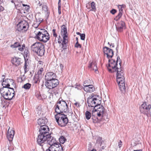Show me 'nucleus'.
Segmentation results:
<instances>
[{"label": "nucleus", "mask_w": 151, "mask_h": 151, "mask_svg": "<svg viewBox=\"0 0 151 151\" xmlns=\"http://www.w3.org/2000/svg\"><path fill=\"white\" fill-rule=\"evenodd\" d=\"M119 56L117 57V60L113 59H109L108 66H107L109 71L110 72H116V81L118 83L120 90L122 92H125V78L124 71L121 67V61Z\"/></svg>", "instance_id": "1"}, {"label": "nucleus", "mask_w": 151, "mask_h": 151, "mask_svg": "<svg viewBox=\"0 0 151 151\" xmlns=\"http://www.w3.org/2000/svg\"><path fill=\"white\" fill-rule=\"evenodd\" d=\"M55 112L57 113H63L68 112V107L67 103L63 100H59L54 107Z\"/></svg>", "instance_id": "2"}, {"label": "nucleus", "mask_w": 151, "mask_h": 151, "mask_svg": "<svg viewBox=\"0 0 151 151\" xmlns=\"http://www.w3.org/2000/svg\"><path fill=\"white\" fill-rule=\"evenodd\" d=\"M0 92L2 96L6 100L12 99L15 95V91L13 88H1Z\"/></svg>", "instance_id": "3"}, {"label": "nucleus", "mask_w": 151, "mask_h": 151, "mask_svg": "<svg viewBox=\"0 0 151 151\" xmlns=\"http://www.w3.org/2000/svg\"><path fill=\"white\" fill-rule=\"evenodd\" d=\"M31 50L37 55L40 56L44 55L45 50L44 46L41 43L36 42L31 46Z\"/></svg>", "instance_id": "4"}, {"label": "nucleus", "mask_w": 151, "mask_h": 151, "mask_svg": "<svg viewBox=\"0 0 151 151\" xmlns=\"http://www.w3.org/2000/svg\"><path fill=\"white\" fill-rule=\"evenodd\" d=\"M55 117L58 125L61 127L65 126L68 122V120L67 115L63 113H57L55 115Z\"/></svg>", "instance_id": "5"}, {"label": "nucleus", "mask_w": 151, "mask_h": 151, "mask_svg": "<svg viewBox=\"0 0 151 151\" xmlns=\"http://www.w3.org/2000/svg\"><path fill=\"white\" fill-rule=\"evenodd\" d=\"M35 38L39 40L46 42L50 39L49 34L44 29H41L36 33Z\"/></svg>", "instance_id": "6"}, {"label": "nucleus", "mask_w": 151, "mask_h": 151, "mask_svg": "<svg viewBox=\"0 0 151 151\" xmlns=\"http://www.w3.org/2000/svg\"><path fill=\"white\" fill-rule=\"evenodd\" d=\"M87 103L89 107L95 108L100 106L101 101V100L98 99L96 96L92 95L88 98Z\"/></svg>", "instance_id": "7"}, {"label": "nucleus", "mask_w": 151, "mask_h": 151, "mask_svg": "<svg viewBox=\"0 0 151 151\" xmlns=\"http://www.w3.org/2000/svg\"><path fill=\"white\" fill-rule=\"evenodd\" d=\"M29 27V24L26 21H21L17 24L16 29L18 31L22 30L26 31Z\"/></svg>", "instance_id": "8"}, {"label": "nucleus", "mask_w": 151, "mask_h": 151, "mask_svg": "<svg viewBox=\"0 0 151 151\" xmlns=\"http://www.w3.org/2000/svg\"><path fill=\"white\" fill-rule=\"evenodd\" d=\"M151 108V105L146 102H144L140 107L141 113L146 115L148 114L150 112Z\"/></svg>", "instance_id": "9"}, {"label": "nucleus", "mask_w": 151, "mask_h": 151, "mask_svg": "<svg viewBox=\"0 0 151 151\" xmlns=\"http://www.w3.org/2000/svg\"><path fill=\"white\" fill-rule=\"evenodd\" d=\"M50 136V135H45L39 134L37 137V143L40 146H42L47 142V137Z\"/></svg>", "instance_id": "10"}, {"label": "nucleus", "mask_w": 151, "mask_h": 151, "mask_svg": "<svg viewBox=\"0 0 151 151\" xmlns=\"http://www.w3.org/2000/svg\"><path fill=\"white\" fill-rule=\"evenodd\" d=\"M59 84L58 80L56 79L46 81L45 83V86L49 89L57 87Z\"/></svg>", "instance_id": "11"}, {"label": "nucleus", "mask_w": 151, "mask_h": 151, "mask_svg": "<svg viewBox=\"0 0 151 151\" xmlns=\"http://www.w3.org/2000/svg\"><path fill=\"white\" fill-rule=\"evenodd\" d=\"M46 151H63L62 147L60 144H55V146H50Z\"/></svg>", "instance_id": "12"}, {"label": "nucleus", "mask_w": 151, "mask_h": 151, "mask_svg": "<svg viewBox=\"0 0 151 151\" xmlns=\"http://www.w3.org/2000/svg\"><path fill=\"white\" fill-rule=\"evenodd\" d=\"M40 134L47 135H50L49 133V129L47 125H43L40 126L39 129Z\"/></svg>", "instance_id": "13"}, {"label": "nucleus", "mask_w": 151, "mask_h": 151, "mask_svg": "<svg viewBox=\"0 0 151 151\" xmlns=\"http://www.w3.org/2000/svg\"><path fill=\"white\" fill-rule=\"evenodd\" d=\"M104 53L107 55V57L108 59L111 58L114 55L113 50L111 49L106 47H105L103 48Z\"/></svg>", "instance_id": "14"}, {"label": "nucleus", "mask_w": 151, "mask_h": 151, "mask_svg": "<svg viewBox=\"0 0 151 151\" xmlns=\"http://www.w3.org/2000/svg\"><path fill=\"white\" fill-rule=\"evenodd\" d=\"M13 80L12 79H6L4 81H3L2 82V85L3 87L1 88H11L9 87L10 83L12 84L13 83Z\"/></svg>", "instance_id": "15"}, {"label": "nucleus", "mask_w": 151, "mask_h": 151, "mask_svg": "<svg viewBox=\"0 0 151 151\" xmlns=\"http://www.w3.org/2000/svg\"><path fill=\"white\" fill-rule=\"evenodd\" d=\"M56 78L55 74L52 72L47 73L45 76V79L47 81L56 79Z\"/></svg>", "instance_id": "16"}, {"label": "nucleus", "mask_w": 151, "mask_h": 151, "mask_svg": "<svg viewBox=\"0 0 151 151\" xmlns=\"http://www.w3.org/2000/svg\"><path fill=\"white\" fill-rule=\"evenodd\" d=\"M116 26L118 32H121L123 31L124 28L125 27V24L124 22L121 21L117 23Z\"/></svg>", "instance_id": "17"}, {"label": "nucleus", "mask_w": 151, "mask_h": 151, "mask_svg": "<svg viewBox=\"0 0 151 151\" xmlns=\"http://www.w3.org/2000/svg\"><path fill=\"white\" fill-rule=\"evenodd\" d=\"M47 92L50 94V97L51 96L53 97L54 94L56 95L57 94H58L59 89L57 87H55L49 89Z\"/></svg>", "instance_id": "18"}, {"label": "nucleus", "mask_w": 151, "mask_h": 151, "mask_svg": "<svg viewBox=\"0 0 151 151\" xmlns=\"http://www.w3.org/2000/svg\"><path fill=\"white\" fill-rule=\"evenodd\" d=\"M47 142L48 144L50 145V146H51L52 145L55 146V144H59V143H57L55 140V139L53 137H52L50 134V137H47Z\"/></svg>", "instance_id": "19"}, {"label": "nucleus", "mask_w": 151, "mask_h": 151, "mask_svg": "<svg viewBox=\"0 0 151 151\" xmlns=\"http://www.w3.org/2000/svg\"><path fill=\"white\" fill-rule=\"evenodd\" d=\"M124 6L123 5H119L118 6L119 8V13L118 15L115 17L114 19L116 21H117L119 19L122 15L123 12V8L124 7Z\"/></svg>", "instance_id": "20"}, {"label": "nucleus", "mask_w": 151, "mask_h": 151, "mask_svg": "<svg viewBox=\"0 0 151 151\" xmlns=\"http://www.w3.org/2000/svg\"><path fill=\"white\" fill-rule=\"evenodd\" d=\"M14 130L10 129V128L9 129L7 134V137L9 141H11L12 140L14 134Z\"/></svg>", "instance_id": "21"}, {"label": "nucleus", "mask_w": 151, "mask_h": 151, "mask_svg": "<svg viewBox=\"0 0 151 151\" xmlns=\"http://www.w3.org/2000/svg\"><path fill=\"white\" fill-rule=\"evenodd\" d=\"M99 106V107H97V110H96V111L97 112V115L99 117H100L103 114L104 108L102 106H101V107L100 106Z\"/></svg>", "instance_id": "22"}, {"label": "nucleus", "mask_w": 151, "mask_h": 151, "mask_svg": "<svg viewBox=\"0 0 151 151\" xmlns=\"http://www.w3.org/2000/svg\"><path fill=\"white\" fill-rule=\"evenodd\" d=\"M12 62L13 64L16 66L19 65L22 63L21 59L17 57L14 58Z\"/></svg>", "instance_id": "23"}, {"label": "nucleus", "mask_w": 151, "mask_h": 151, "mask_svg": "<svg viewBox=\"0 0 151 151\" xmlns=\"http://www.w3.org/2000/svg\"><path fill=\"white\" fill-rule=\"evenodd\" d=\"M84 90L87 92L91 93L94 90V88L92 85H87L86 86L83 87Z\"/></svg>", "instance_id": "24"}, {"label": "nucleus", "mask_w": 151, "mask_h": 151, "mask_svg": "<svg viewBox=\"0 0 151 151\" xmlns=\"http://www.w3.org/2000/svg\"><path fill=\"white\" fill-rule=\"evenodd\" d=\"M47 122V119L45 117L40 118L37 120V123L40 126L42 125H45Z\"/></svg>", "instance_id": "25"}, {"label": "nucleus", "mask_w": 151, "mask_h": 151, "mask_svg": "<svg viewBox=\"0 0 151 151\" xmlns=\"http://www.w3.org/2000/svg\"><path fill=\"white\" fill-rule=\"evenodd\" d=\"M88 67L94 70L95 72L97 70L96 63L95 61H93L89 64Z\"/></svg>", "instance_id": "26"}, {"label": "nucleus", "mask_w": 151, "mask_h": 151, "mask_svg": "<svg viewBox=\"0 0 151 151\" xmlns=\"http://www.w3.org/2000/svg\"><path fill=\"white\" fill-rule=\"evenodd\" d=\"M39 6H40L42 5V9L45 12H47L48 10V8L45 2H41L39 1L38 3Z\"/></svg>", "instance_id": "27"}, {"label": "nucleus", "mask_w": 151, "mask_h": 151, "mask_svg": "<svg viewBox=\"0 0 151 151\" xmlns=\"http://www.w3.org/2000/svg\"><path fill=\"white\" fill-rule=\"evenodd\" d=\"M61 32L62 35H68L67 34V28L65 25H63L61 27Z\"/></svg>", "instance_id": "28"}, {"label": "nucleus", "mask_w": 151, "mask_h": 151, "mask_svg": "<svg viewBox=\"0 0 151 151\" xmlns=\"http://www.w3.org/2000/svg\"><path fill=\"white\" fill-rule=\"evenodd\" d=\"M103 141L101 137H98L96 141V145L101 146L102 143Z\"/></svg>", "instance_id": "29"}, {"label": "nucleus", "mask_w": 151, "mask_h": 151, "mask_svg": "<svg viewBox=\"0 0 151 151\" xmlns=\"http://www.w3.org/2000/svg\"><path fill=\"white\" fill-rule=\"evenodd\" d=\"M22 4L21 3L19 2L16 5H15V8L17 10L19 11H21L22 10Z\"/></svg>", "instance_id": "30"}, {"label": "nucleus", "mask_w": 151, "mask_h": 151, "mask_svg": "<svg viewBox=\"0 0 151 151\" xmlns=\"http://www.w3.org/2000/svg\"><path fill=\"white\" fill-rule=\"evenodd\" d=\"M20 46V43L19 42H16L13 44L10 45V47L12 48H16Z\"/></svg>", "instance_id": "31"}, {"label": "nucleus", "mask_w": 151, "mask_h": 151, "mask_svg": "<svg viewBox=\"0 0 151 151\" xmlns=\"http://www.w3.org/2000/svg\"><path fill=\"white\" fill-rule=\"evenodd\" d=\"M31 85L29 83H28L25 84L22 87V88L26 90L29 89L31 86Z\"/></svg>", "instance_id": "32"}, {"label": "nucleus", "mask_w": 151, "mask_h": 151, "mask_svg": "<svg viewBox=\"0 0 151 151\" xmlns=\"http://www.w3.org/2000/svg\"><path fill=\"white\" fill-rule=\"evenodd\" d=\"M85 115L86 118L88 120L90 119L91 116V113L88 111H86L85 113Z\"/></svg>", "instance_id": "33"}, {"label": "nucleus", "mask_w": 151, "mask_h": 151, "mask_svg": "<svg viewBox=\"0 0 151 151\" xmlns=\"http://www.w3.org/2000/svg\"><path fill=\"white\" fill-rule=\"evenodd\" d=\"M43 71V69L42 68H40L37 72V74L38 75L39 77H41L42 75V73Z\"/></svg>", "instance_id": "34"}, {"label": "nucleus", "mask_w": 151, "mask_h": 151, "mask_svg": "<svg viewBox=\"0 0 151 151\" xmlns=\"http://www.w3.org/2000/svg\"><path fill=\"white\" fill-rule=\"evenodd\" d=\"M29 8V6H27V5H25L24 4H22V10H24L26 12H28Z\"/></svg>", "instance_id": "35"}, {"label": "nucleus", "mask_w": 151, "mask_h": 151, "mask_svg": "<svg viewBox=\"0 0 151 151\" xmlns=\"http://www.w3.org/2000/svg\"><path fill=\"white\" fill-rule=\"evenodd\" d=\"M91 9H90V11H95V10L96 9V6L94 2L93 1L91 3Z\"/></svg>", "instance_id": "36"}, {"label": "nucleus", "mask_w": 151, "mask_h": 151, "mask_svg": "<svg viewBox=\"0 0 151 151\" xmlns=\"http://www.w3.org/2000/svg\"><path fill=\"white\" fill-rule=\"evenodd\" d=\"M91 119L93 120V122L94 123H96L98 121V118L94 116L93 114L91 116Z\"/></svg>", "instance_id": "37"}, {"label": "nucleus", "mask_w": 151, "mask_h": 151, "mask_svg": "<svg viewBox=\"0 0 151 151\" xmlns=\"http://www.w3.org/2000/svg\"><path fill=\"white\" fill-rule=\"evenodd\" d=\"M91 80L89 79L84 81L83 83V86L84 87L86 86L87 85H90L91 83H90Z\"/></svg>", "instance_id": "38"}, {"label": "nucleus", "mask_w": 151, "mask_h": 151, "mask_svg": "<svg viewBox=\"0 0 151 151\" xmlns=\"http://www.w3.org/2000/svg\"><path fill=\"white\" fill-rule=\"evenodd\" d=\"M36 116H40L41 114V109L40 108H37L35 112Z\"/></svg>", "instance_id": "39"}, {"label": "nucleus", "mask_w": 151, "mask_h": 151, "mask_svg": "<svg viewBox=\"0 0 151 151\" xmlns=\"http://www.w3.org/2000/svg\"><path fill=\"white\" fill-rule=\"evenodd\" d=\"M59 140L60 143L63 144L65 141H66V139L64 137L61 136Z\"/></svg>", "instance_id": "40"}, {"label": "nucleus", "mask_w": 151, "mask_h": 151, "mask_svg": "<svg viewBox=\"0 0 151 151\" xmlns=\"http://www.w3.org/2000/svg\"><path fill=\"white\" fill-rule=\"evenodd\" d=\"M25 46L24 45H23L22 46H21L20 44V46L18 47V50L21 52L23 51L25 47Z\"/></svg>", "instance_id": "41"}, {"label": "nucleus", "mask_w": 151, "mask_h": 151, "mask_svg": "<svg viewBox=\"0 0 151 151\" xmlns=\"http://www.w3.org/2000/svg\"><path fill=\"white\" fill-rule=\"evenodd\" d=\"M68 35H66V36H65V35H63V40L62 42V43H67L68 42V40L65 38H67L68 37Z\"/></svg>", "instance_id": "42"}, {"label": "nucleus", "mask_w": 151, "mask_h": 151, "mask_svg": "<svg viewBox=\"0 0 151 151\" xmlns=\"http://www.w3.org/2000/svg\"><path fill=\"white\" fill-rule=\"evenodd\" d=\"M27 63L26 62H25L24 64V73H25L27 70Z\"/></svg>", "instance_id": "43"}, {"label": "nucleus", "mask_w": 151, "mask_h": 151, "mask_svg": "<svg viewBox=\"0 0 151 151\" xmlns=\"http://www.w3.org/2000/svg\"><path fill=\"white\" fill-rule=\"evenodd\" d=\"M75 47L76 48H81V45L78 43V42H76L75 46Z\"/></svg>", "instance_id": "44"}, {"label": "nucleus", "mask_w": 151, "mask_h": 151, "mask_svg": "<svg viewBox=\"0 0 151 151\" xmlns=\"http://www.w3.org/2000/svg\"><path fill=\"white\" fill-rule=\"evenodd\" d=\"M81 39L82 40H84L85 38V34H82L80 35Z\"/></svg>", "instance_id": "45"}, {"label": "nucleus", "mask_w": 151, "mask_h": 151, "mask_svg": "<svg viewBox=\"0 0 151 151\" xmlns=\"http://www.w3.org/2000/svg\"><path fill=\"white\" fill-rule=\"evenodd\" d=\"M67 43H62V47L63 49H65L67 48V45L66 44Z\"/></svg>", "instance_id": "46"}, {"label": "nucleus", "mask_w": 151, "mask_h": 151, "mask_svg": "<svg viewBox=\"0 0 151 151\" xmlns=\"http://www.w3.org/2000/svg\"><path fill=\"white\" fill-rule=\"evenodd\" d=\"M55 29H52V32H53V36L55 37H57V34L55 32Z\"/></svg>", "instance_id": "47"}, {"label": "nucleus", "mask_w": 151, "mask_h": 151, "mask_svg": "<svg viewBox=\"0 0 151 151\" xmlns=\"http://www.w3.org/2000/svg\"><path fill=\"white\" fill-rule=\"evenodd\" d=\"M117 12V11L114 9H113L110 11V12L113 14H114Z\"/></svg>", "instance_id": "48"}, {"label": "nucleus", "mask_w": 151, "mask_h": 151, "mask_svg": "<svg viewBox=\"0 0 151 151\" xmlns=\"http://www.w3.org/2000/svg\"><path fill=\"white\" fill-rule=\"evenodd\" d=\"M74 105H75L76 106V107H80V103L78 102H76L74 104Z\"/></svg>", "instance_id": "49"}, {"label": "nucleus", "mask_w": 151, "mask_h": 151, "mask_svg": "<svg viewBox=\"0 0 151 151\" xmlns=\"http://www.w3.org/2000/svg\"><path fill=\"white\" fill-rule=\"evenodd\" d=\"M58 14L60 15L61 14V6H58Z\"/></svg>", "instance_id": "50"}, {"label": "nucleus", "mask_w": 151, "mask_h": 151, "mask_svg": "<svg viewBox=\"0 0 151 151\" xmlns=\"http://www.w3.org/2000/svg\"><path fill=\"white\" fill-rule=\"evenodd\" d=\"M118 144L119 147V148H120L122 147V142L121 140H120L119 141V142Z\"/></svg>", "instance_id": "51"}, {"label": "nucleus", "mask_w": 151, "mask_h": 151, "mask_svg": "<svg viewBox=\"0 0 151 151\" xmlns=\"http://www.w3.org/2000/svg\"><path fill=\"white\" fill-rule=\"evenodd\" d=\"M4 78H5V75H3L1 77V82H2L3 81H4L5 80H4Z\"/></svg>", "instance_id": "52"}, {"label": "nucleus", "mask_w": 151, "mask_h": 151, "mask_svg": "<svg viewBox=\"0 0 151 151\" xmlns=\"http://www.w3.org/2000/svg\"><path fill=\"white\" fill-rule=\"evenodd\" d=\"M63 67H64V66L63 64H60L59 68H60L61 71H62V70L63 69Z\"/></svg>", "instance_id": "53"}, {"label": "nucleus", "mask_w": 151, "mask_h": 151, "mask_svg": "<svg viewBox=\"0 0 151 151\" xmlns=\"http://www.w3.org/2000/svg\"><path fill=\"white\" fill-rule=\"evenodd\" d=\"M4 8L0 5V12L3 11L4 10Z\"/></svg>", "instance_id": "54"}, {"label": "nucleus", "mask_w": 151, "mask_h": 151, "mask_svg": "<svg viewBox=\"0 0 151 151\" xmlns=\"http://www.w3.org/2000/svg\"><path fill=\"white\" fill-rule=\"evenodd\" d=\"M90 4L89 3H88L86 4V8L89 9H90Z\"/></svg>", "instance_id": "55"}, {"label": "nucleus", "mask_w": 151, "mask_h": 151, "mask_svg": "<svg viewBox=\"0 0 151 151\" xmlns=\"http://www.w3.org/2000/svg\"><path fill=\"white\" fill-rule=\"evenodd\" d=\"M114 47V44L111 43V44L110 45V47L111 48Z\"/></svg>", "instance_id": "56"}, {"label": "nucleus", "mask_w": 151, "mask_h": 151, "mask_svg": "<svg viewBox=\"0 0 151 151\" xmlns=\"http://www.w3.org/2000/svg\"><path fill=\"white\" fill-rule=\"evenodd\" d=\"M61 0H59L58 2V6H61Z\"/></svg>", "instance_id": "57"}, {"label": "nucleus", "mask_w": 151, "mask_h": 151, "mask_svg": "<svg viewBox=\"0 0 151 151\" xmlns=\"http://www.w3.org/2000/svg\"><path fill=\"white\" fill-rule=\"evenodd\" d=\"M118 46H117L116 47V55H117V54L118 53Z\"/></svg>", "instance_id": "58"}, {"label": "nucleus", "mask_w": 151, "mask_h": 151, "mask_svg": "<svg viewBox=\"0 0 151 151\" xmlns=\"http://www.w3.org/2000/svg\"><path fill=\"white\" fill-rule=\"evenodd\" d=\"M18 0H16V1L14 2V5H16L17 4H18V3H19V2L18 1Z\"/></svg>", "instance_id": "59"}, {"label": "nucleus", "mask_w": 151, "mask_h": 151, "mask_svg": "<svg viewBox=\"0 0 151 151\" xmlns=\"http://www.w3.org/2000/svg\"><path fill=\"white\" fill-rule=\"evenodd\" d=\"M16 0H12L11 1V2L12 3H14V2L16 1Z\"/></svg>", "instance_id": "60"}, {"label": "nucleus", "mask_w": 151, "mask_h": 151, "mask_svg": "<svg viewBox=\"0 0 151 151\" xmlns=\"http://www.w3.org/2000/svg\"><path fill=\"white\" fill-rule=\"evenodd\" d=\"M76 34L78 35H79L80 36L81 35V34H82L80 33L79 32H78L76 33Z\"/></svg>", "instance_id": "61"}, {"label": "nucleus", "mask_w": 151, "mask_h": 151, "mask_svg": "<svg viewBox=\"0 0 151 151\" xmlns=\"http://www.w3.org/2000/svg\"><path fill=\"white\" fill-rule=\"evenodd\" d=\"M24 53L26 55V56H27L28 55L27 51H25L24 52Z\"/></svg>", "instance_id": "62"}, {"label": "nucleus", "mask_w": 151, "mask_h": 151, "mask_svg": "<svg viewBox=\"0 0 151 151\" xmlns=\"http://www.w3.org/2000/svg\"><path fill=\"white\" fill-rule=\"evenodd\" d=\"M3 0H0V4H1L2 3H3Z\"/></svg>", "instance_id": "63"}, {"label": "nucleus", "mask_w": 151, "mask_h": 151, "mask_svg": "<svg viewBox=\"0 0 151 151\" xmlns=\"http://www.w3.org/2000/svg\"><path fill=\"white\" fill-rule=\"evenodd\" d=\"M133 151H142L141 150H134Z\"/></svg>", "instance_id": "64"}]
</instances>
